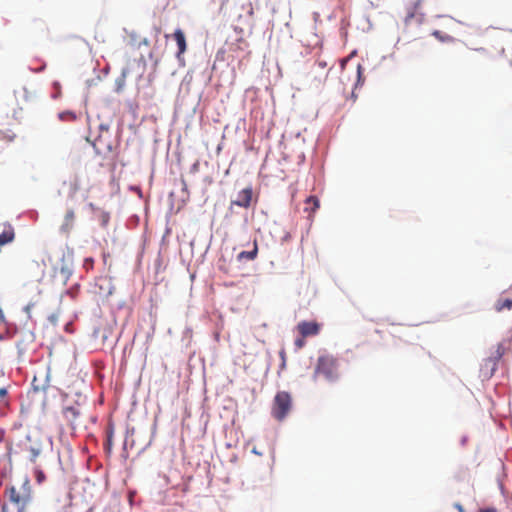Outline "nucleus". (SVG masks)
I'll list each match as a JSON object with an SVG mask.
<instances>
[{"instance_id":"18","label":"nucleus","mask_w":512,"mask_h":512,"mask_svg":"<svg viewBox=\"0 0 512 512\" xmlns=\"http://www.w3.org/2000/svg\"><path fill=\"white\" fill-rule=\"evenodd\" d=\"M257 253H258L257 243L254 242V248L252 251H242L238 254L237 258H238V260H242V259L254 260L257 257Z\"/></svg>"},{"instance_id":"25","label":"nucleus","mask_w":512,"mask_h":512,"mask_svg":"<svg viewBox=\"0 0 512 512\" xmlns=\"http://www.w3.org/2000/svg\"><path fill=\"white\" fill-rule=\"evenodd\" d=\"M7 395V390L5 388H0V397H5Z\"/></svg>"},{"instance_id":"29","label":"nucleus","mask_w":512,"mask_h":512,"mask_svg":"<svg viewBox=\"0 0 512 512\" xmlns=\"http://www.w3.org/2000/svg\"><path fill=\"white\" fill-rule=\"evenodd\" d=\"M252 452H253L254 454H256V455H262V453H261V452H259L256 448H253V449H252Z\"/></svg>"},{"instance_id":"12","label":"nucleus","mask_w":512,"mask_h":512,"mask_svg":"<svg viewBox=\"0 0 512 512\" xmlns=\"http://www.w3.org/2000/svg\"><path fill=\"white\" fill-rule=\"evenodd\" d=\"M494 308L499 313L504 312L506 310H512V298H498L494 304Z\"/></svg>"},{"instance_id":"21","label":"nucleus","mask_w":512,"mask_h":512,"mask_svg":"<svg viewBox=\"0 0 512 512\" xmlns=\"http://www.w3.org/2000/svg\"><path fill=\"white\" fill-rule=\"evenodd\" d=\"M279 355L281 357V365H280V370H284L286 368V352L284 349H282L280 352H279Z\"/></svg>"},{"instance_id":"10","label":"nucleus","mask_w":512,"mask_h":512,"mask_svg":"<svg viewBox=\"0 0 512 512\" xmlns=\"http://www.w3.org/2000/svg\"><path fill=\"white\" fill-rule=\"evenodd\" d=\"M62 414L67 423L74 427L76 420L80 416V410L76 406H66L62 410Z\"/></svg>"},{"instance_id":"2","label":"nucleus","mask_w":512,"mask_h":512,"mask_svg":"<svg viewBox=\"0 0 512 512\" xmlns=\"http://www.w3.org/2000/svg\"><path fill=\"white\" fill-rule=\"evenodd\" d=\"M338 360L331 354H323L318 357L314 369V380L322 375L327 381L334 382L339 378Z\"/></svg>"},{"instance_id":"27","label":"nucleus","mask_w":512,"mask_h":512,"mask_svg":"<svg viewBox=\"0 0 512 512\" xmlns=\"http://www.w3.org/2000/svg\"><path fill=\"white\" fill-rule=\"evenodd\" d=\"M361 73H362V67H361V65L359 64V65L357 66V74H358V78H360V77H361Z\"/></svg>"},{"instance_id":"5","label":"nucleus","mask_w":512,"mask_h":512,"mask_svg":"<svg viewBox=\"0 0 512 512\" xmlns=\"http://www.w3.org/2000/svg\"><path fill=\"white\" fill-rule=\"evenodd\" d=\"M502 354L497 351L495 356L488 357L483 360L480 368V376L484 380L490 379L497 369L498 360L501 358Z\"/></svg>"},{"instance_id":"4","label":"nucleus","mask_w":512,"mask_h":512,"mask_svg":"<svg viewBox=\"0 0 512 512\" xmlns=\"http://www.w3.org/2000/svg\"><path fill=\"white\" fill-rule=\"evenodd\" d=\"M330 70L331 67H328L325 60H316L306 74V81L309 87L319 88L323 86L328 79Z\"/></svg>"},{"instance_id":"1","label":"nucleus","mask_w":512,"mask_h":512,"mask_svg":"<svg viewBox=\"0 0 512 512\" xmlns=\"http://www.w3.org/2000/svg\"><path fill=\"white\" fill-rule=\"evenodd\" d=\"M4 495L9 502L17 507V512H29L27 505L31 502L32 492L28 478L24 479L19 488L14 485L6 486ZM1 512H8L7 504L4 503L1 506Z\"/></svg>"},{"instance_id":"7","label":"nucleus","mask_w":512,"mask_h":512,"mask_svg":"<svg viewBox=\"0 0 512 512\" xmlns=\"http://www.w3.org/2000/svg\"><path fill=\"white\" fill-rule=\"evenodd\" d=\"M253 191L251 187L241 190L237 198L231 202V205H236L242 208H249L251 205Z\"/></svg>"},{"instance_id":"26","label":"nucleus","mask_w":512,"mask_h":512,"mask_svg":"<svg viewBox=\"0 0 512 512\" xmlns=\"http://www.w3.org/2000/svg\"><path fill=\"white\" fill-rule=\"evenodd\" d=\"M44 479V474L42 472H39L37 475L38 482H41Z\"/></svg>"},{"instance_id":"16","label":"nucleus","mask_w":512,"mask_h":512,"mask_svg":"<svg viewBox=\"0 0 512 512\" xmlns=\"http://www.w3.org/2000/svg\"><path fill=\"white\" fill-rule=\"evenodd\" d=\"M319 206L320 204L318 198L316 196H309L305 201L304 210L313 214L319 208Z\"/></svg>"},{"instance_id":"28","label":"nucleus","mask_w":512,"mask_h":512,"mask_svg":"<svg viewBox=\"0 0 512 512\" xmlns=\"http://www.w3.org/2000/svg\"><path fill=\"white\" fill-rule=\"evenodd\" d=\"M455 507L458 509L459 512H464V509L461 504H456Z\"/></svg>"},{"instance_id":"15","label":"nucleus","mask_w":512,"mask_h":512,"mask_svg":"<svg viewBox=\"0 0 512 512\" xmlns=\"http://www.w3.org/2000/svg\"><path fill=\"white\" fill-rule=\"evenodd\" d=\"M15 238L14 229L9 226L2 233H0V246L6 245L12 242Z\"/></svg>"},{"instance_id":"8","label":"nucleus","mask_w":512,"mask_h":512,"mask_svg":"<svg viewBox=\"0 0 512 512\" xmlns=\"http://www.w3.org/2000/svg\"><path fill=\"white\" fill-rule=\"evenodd\" d=\"M173 37L177 43L178 46V52L176 54L179 61L183 60L182 55L186 52L187 49V43L185 34L181 29H176Z\"/></svg>"},{"instance_id":"14","label":"nucleus","mask_w":512,"mask_h":512,"mask_svg":"<svg viewBox=\"0 0 512 512\" xmlns=\"http://www.w3.org/2000/svg\"><path fill=\"white\" fill-rule=\"evenodd\" d=\"M80 188H81L80 177L78 175H74V177L69 182V193H68L69 198L73 199L76 196L77 192L80 190Z\"/></svg>"},{"instance_id":"3","label":"nucleus","mask_w":512,"mask_h":512,"mask_svg":"<svg viewBox=\"0 0 512 512\" xmlns=\"http://www.w3.org/2000/svg\"><path fill=\"white\" fill-rule=\"evenodd\" d=\"M292 407L293 399L291 394L287 391H278L272 401L271 415L275 420L281 422L291 412Z\"/></svg>"},{"instance_id":"9","label":"nucleus","mask_w":512,"mask_h":512,"mask_svg":"<svg viewBox=\"0 0 512 512\" xmlns=\"http://www.w3.org/2000/svg\"><path fill=\"white\" fill-rule=\"evenodd\" d=\"M75 212L73 209H68L64 215L63 223L60 227V231L64 234H69L75 224Z\"/></svg>"},{"instance_id":"13","label":"nucleus","mask_w":512,"mask_h":512,"mask_svg":"<svg viewBox=\"0 0 512 512\" xmlns=\"http://www.w3.org/2000/svg\"><path fill=\"white\" fill-rule=\"evenodd\" d=\"M422 1L421 0H415L410 7L407 9V15L405 18V23L408 24L418 13L419 9L421 8Z\"/></svg>"},{"instance_id":"6","label":"nucleus","mask_w":512,"mask_h":512,"mask_svg":"<svg viewBox=\"0 0 512 512\" xmlns=\"http://www.w3.org/2000/svg\"><path fill=\"white\" fill-rule=\"evenodd\" d=\"M297 330L302 337L316 336L320 332V325L316 321H302L298 323Z\"/></svg>"},{"instance_id":"30","label":"nucleus","mask_w":512,"mask_h":512,"mask_svg":"<svg viewBox=\"0 0 512 512\" xmlns=\"http://www.w3.org/2000/svg\"><path fill=\"white\" fill-rule=\"evenodd\" d=\"M33 458L35 459L38 456V451L32 450Z\"/></svg>"},{"instance_id":"23","label":"nucleus","mask_w":512,"mask_h":512,"mask_svg":"<svg viewBox=\"0 0 512 512\" xmlns=\"http://www.w3.org/2000/svg\"><path fill=\"white\" fill-rule=\"evenodd\" d=\"M112 444H113V441H112V433H109V434H108V436H107V441H106L107 450H108L109 452H110V450H111Z\"/></svg>"},{"instance_id":"19","label":"nucleus","mask_w":512,"mask_h":512,"mask_svg":"<svg viewBox=\"0 0 512 512\" xmlns=\"http://www.w3.org/2000/svg\"><path fill=\"white\" fill-rule=\"evenodd\" d=\"M432 35L441 42L453 41V38L447 34H443L441 31L435 30Z\"/></svg>"},{"instance_id":"22","label":"nucleus","mask_w":512,"mask_h":512,"mask_svg":"<svg viewBox=\"0 0 512 512\" xmlns=\"http://www.w3.org/2000/svg\"><path fill=\"white\" fill-rule=\"evenodd\" d=\"M305 338H306V337H302V336L300 335V337H299V338H297V339L295 340V343H294V344H295V346H296L297 350H299V349H301V348H303V347H304V345H305V340H304V339H305Z\"/></svg>"},{"instance_id":"20","label":"nucleus","mask_w":512,"mask_h":512,"mask_svg":"<svg viewBox=\"0 0 512 512\" xmlns=\"http://www.w3.org/2000/svg\"><path fill=\"white\" fill-rule=\"evenodd\" d=\"M242 8L246 11L249 17L254 16V7L251 1H248L247 3L243 4Z\"/></svg>"},{"instance_id":"11","label":"nucleus","mask_w":512,"mask_h":512,"mask_svg":"<svg viewBox=\"0 0 512 512\" xmlns=\"http://www.w3.org/2000/svg\"><path fill=\"white\" fill-rule=\"evenodd\" d=\"M228 51L232 53L243 52L247 47L248 43L243 37H238L234 42H227Z\"/></svg>"},{"instance_id":"24","label":"nucleus","mask_w":512,"mask_h":512,"mask_svg":"<svg viewBox=\"0 0 512 512\" xmlns=\"http://www.w3.org/2000/svg\"><path fill=\"white\" fill-rule=\"evenodd\" d=\"M479 512H498L496 508L489 507L485 509H481Z\"/></svg>"},{"instance_id":"17","label":"nucleus","mask_w":512,"mask_h":512,"mask_svg":"<svg viewBox=\"0 0 512 512\" xmlns=\"http://www.w3.org/2000/svg\"><path fill=\"white\" fill-rule=\"evenodd\" d=\"M47 381H48L47 374L44 375V379L42 381H40L37 376H34V378L32 380L33 390L36 392L45 391L48 387Z\"/></svg>"}]
</instances>
